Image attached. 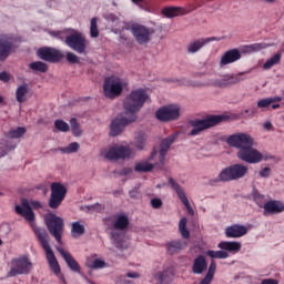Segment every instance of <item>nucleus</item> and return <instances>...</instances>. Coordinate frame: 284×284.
<instances>
[{
  "mask_svg": "<svg viewBox=\"0 0 284 284\" xmlns=\"http://www.w3.org/2000/svg\"><path fill=\"white\" fill-rule=\"evenodd\" d=\"M28 84H21L16 91V99L18 103H26L28 101Z\"/></svg>",
  "mask_w": 284,
  "mask_h": 284,
  "instance_id": "nucleus-32",
  "label": "nucleus"
},
{
  "mask_svg": "<svg viewBox=\"0 0 284 284\" xmlns=\"http://www.w3.org/2000/svg\"><path fill=\"white\" fill-rule=\"evenodd\" d=\"M151 205L154 210H161L163 207V201L159 197L152 199Z\"/></svg>",
  "mask_w": 284,
  "mask_h": 284,
  "instance_id": "nucleus-51",
  "label": "nucleus"
},
{
  "mask_svg": "<svg viewBox=\"0 0 284 284\" xmlns=\"http://www.w3.org/2000/svg\"><path fill=\"white\" fill-rule=\"evenodd\" d=\"M44 221L51 236H53L57 243L61 245L62 243L61 239L63 236V225H64L63 219H61L60 216H57V214L54 213H51L44 217Z\"/></svg>",
  "mask_w": 284,
  "mask_h": 284,
  "instance_id": "nucleus-8",
  "label": "nucleus"
},
{
  "mask_svg": "<svg viewBox=\"0 0 284 284\" xmlns=\"http://www.w3.org/2000/svg\"><path fill=\"white\" fill-rule=\"evenodd\" d=\"M179 230L183 239H190V231L187 230V217H182L180 220Z\"/></svg>",
  "mask_w": 284,
  "mask_h": 284,
  "instance_id": "nucleus-38",
  "label": "nucleus"
},
{
  "mask_svg": "<svg viewBox=\"0 0 284 284\" xmlns=\"http://www.w3.org/2000/svg\"><path fill=\"white\" fill-rule=\"evenodd\" d=\"M155 116L158 121H162V123L179 121V119H181V106L179 104L162 106L155 112Z\"/></svg>",
  "mask_w": 284,
  "mask_h": 284,
  "instance_id": "nucleus-12",
  "label": "nucleus"
},
{
  "mask_svg": "<svg viewBox=\"0 0 284 284\" xmlns=\"http://www.w3.org/2000/svg\"><path fill=\"white\" fill-rule=\"evenodd\" d=\"M154 170V164L150 162H141L135 165V172H152Z\"/></svg>",
  "mask_w": 284,
  "mask_h": 284,
  "instance_id": "nucleus-43",
  "label": "nucleus"
},
{
  "mask_svg": "<svg viewBox=\"0 0 284 284\" xmlns=\"http://www.w3.org/2000/svg\"><path fill=\"white\" fill-rule=\"evenodd\" d=\"M129 196L131 199H141V191H139V186L138 187H134L133 190H131L129 192Z\"/></svg>",
  "mask_w": 284,
  "mask_h": 284,
  "instance_id": "nucleus-53",
  "label": "nucleus"
},
{
  "mask_svg": "<svg viewBox=\"0 0 284 284\" xmlns=\"http://www.w3.org/2000/svg\"><path fill=\"white\" fill-rule=\"evenodd\" d=\"M227 145L230 148H235L237 151V159L240 161H244V163H247V160L250 159L251 154L254 152V146L256 145V141L250 133H234L230 135L226 139Z\"/></svg>",
  "mask_w": 284,
  "mask_h": 284,
  "instance_id": "nucleus-3",
  "label": "nucleus"
},
{
  "mask_svg": "<svg viewBox=\"0 0 284 284\" xmlns=\"http://www.w3.org/2000/svg\"><path fill=\"white\" fill-rule=\"evenodd\" d=\"M17 148L16 144H12V142H6L4 150H3V155L8 154V152H12Z\"/></svg>",
  "mask_w": 284,
  "mask_h": 284,
  "instance_id": "nucleus-54",
  "label": "nucleus"
},
{
  "mask_svg": "<svg viewBox=\"0 0 284 284\" xmlns=\"http://www.w3.org/2000/svg\"><path fill=\"white\" fill-rule=\"evenodd\" d=\"M87 267L89 270H103L104 267H108V264L105 261L94 257L92 255L91 257L87 258Z\"/></svg>",
  "mask_w": 284,
  "mask_h": 284,
  "instance_id": "nucleus-29",
  "label": "nucleus"
},
{
  "mask_svg": "<svg viewBox=\"0 0 284 284\" xmlns=\"http://www.w3.org/2000/svg\"><path fill=\"white\" fill-rule=\"evenodd\" d=\"M172 276H174L172 271L165 270V271L156 273L155 278H156V281H159L160 284H165V283H170V281H172Z\"/></svg>",
  "mask_w": 284,
  "mask_h": 284,
  "instance_id": "nucleus-33",
  "label": "nucleus"
},
{
  "mask_svg": "<svg viewBox=\"0 0 284 284\" xmlns=\"http://www.w3.org/2000/svg\"><path fill=\"white\" fill-rule=\"evenodd\" d=\"M30 70H33V72H47L48 71V64L45 62L36 61L31 62L29 64Z\"/></svg>",
  "mask_w": 284,
  "mask_h": 284,
  "instance_id": "nucleus-39",
  "label": "nucleus"
},
{
  "mask_svg": "<svg viewBox=\"0 0 284 284\" xmlns=\"http://www.w3.org/2000/svg\"><path fill=\"white\" fill-rule=\"evenodd\" d=\"M150 101V95L145 89H135L131 91L129 95L125 97L123 102V108L126 114H130L129 118H115L111 122L110 135L119 136L121 132L125 129V125L134 123L136 121V113L141 112L145 103Z\"/></svg>",
  "mask_w": 284,
  "mask_h": 284,
  "instance_id": "nucleus-1",
  "label": "nucleus"
},
{
  "mask_svg": "<svg viewBox=\"0 0 284 284\" xmlns=\"http://www.w3.org/2000/svg\"><path fill=\"white\" fill-rule=\"evenodd\" d=\"M250 168L245 164L236 163L224 168L215 179L209 180V185L216 186L219 183H231V181H241L245 179Z\"/></svg>",
  "mask_w": 284,
  "mask_h": 284,
  "instance_id": "nucleus-4",
  "label": "nucleus"
},
{
  "mask_svg": "<svg viewBox=\"0 0 284 284\" xmlns=\"http://www.w3.org/2000/svg\"><path fill=\"white\" fill-rule=\"evenodd\" d=\"M0 81L8 83V81H10V74H8L6 71L0 72Z\"/></svg>",
  "mask_w": 284,
  "mask_h": 284,
  "instance_id": "nucleus-57",
  "label": "nucleus"
},
{
  "mask_svg": "<svg viewBox=\"0 0 284 284\" xmlns=\"http://www.w3.org/2000/svg\"><path fill=\"white\" fill-rule=\"evenodd\" d=\"M212 41H221V38L211 37L192 40L186 45V52L187 54H196V52H201L204 45H207V43H212Z\"/></svg>",
  "mask_w": 284,
  "mask_h": 284,
  "instance_id": "nucleus-17",
  "label": "nucleus"
},
{
  "mask_svg": "<svg viewBox=\"0 0 284 284\" xmlns=\"http://www.w3.org/2000/svg\"><path fill=\"white\" fill-rule=\"evenodd\" d=\"M113 230H128L130 227V217L126 214H119L115 216V221L112 223Z\"/></svg>",
  "mask_w": 284,
  "mask_h": 284,
  "instance_id": "nucleus-27",
  "label": "nucleus"
},
{
  "mask_svg": "<svg viewBox=\"0 0 284 284\" xmlns=\"http://www.w3.org/2000/svg\"><path fill=\"white\" fill-rule=\"evenodd\" d=\"M220 250H224L225 252H232L233 254H239L241 252L242 244L241 242H220L217 244Z\"/></svg>",
  "mask_w": 284,
  "mask_h": 284,
  "instance_id": "nucleus-28",
  "label": "nucleus"
},
{
  "mask_svg": "<svg viewBox=\"0 0 284 284\" xmlns=\"http://www.w3.org/2000/svg\"><path fill=\"white\" fill-rule=\"evenodd\" d=\"M70 125H71L73 136H81L82 134L81 125L79 124V121L75 118H72L70 120Z\"/></svg>",
  "mask_w": 284,
  "mask_h": 284,
  "instance_id": "nucleus-44",
  "label": "nucleus"
},
{
  "mask_svg": "<svg viewBox=\"0 0 284 284\" xmlns=\"http://www.w3.org/2000/svg\"><path fill=\"white\" fill-rule=\"evenodd\" d=\"M241 59V51L239 49H231L226 51L220 60V67L230 65V63H236Z\"/></svg>",
  "mask_w": 284,
  "mask_h": 284,
  "instance_id": "nucleus-22",
  "label": "nucleus"
},
{
  "mask_svg": "<svg viewBox=\"0 0 284 284\" xmlns=\"http://www.w3.org/2000/svg\"><path fill=\"white\" fill-rule=\"evenodd\" d=\"M67 61L72 64L81 63V59L79 58V55L70 51L67 52Z\"/></svg>",
  "mask_w": 284,
  "mask_h": 284,
  "instance_id": "nucleus-47",
  "label": "nucleus"
},
{
  "mask_svg": "<svg viewBox=\"0 0 284 284\" xmlns=\"http://www.w3.org/2000/svg\"><path fill=\"white\" fill-rule=\"evenodd\" d=\"M154 29L143 24H132L131 33L139 45H148L154 36Z\"/></svg>",
  "mask_w": 284,
  "mask_h": 284,
  "instance_id": "nucleus-11",
  "label": "nucleus"
},
{
  "mask_svg": "<svg viewBox=\"0 0 284 284\" xmlns=\"http://www.w3.org/2000/svg\"><path fill=\"white\" fill-rule=\"evenodd\" d=\"M206 256H210V258H230V253H227L226 251L209 250L206 252Z\"/></svg>",
  "mask_w": 284,
  "mask_h": 284,
  "instance_id": "nucleus-40",
  "label": "nucleus"
},
{
  "mask_svg": "<svg viewBox=\"0 0 284 284\" xmlns=\"http://www.w3.org/2000/svg\"><path fill=\"white\" fill-rule=\"evenodd\" d=\"M103 92L106 99H116V97H121V93L123 92V81L114 75L105 78Z\"/></svg>",
  "mask_w": 284,
  "mask_h": 284,
  "instance_id": "nucleus-10",
  "label": "nucleus"
},
{
  "mask_svg": "<svg viewBox=\"0 0 284 284\" xmlns=\"http://www.w3.org/2000/svg\"><path fill=\"white\" fill-rule=\"evenodd\" d=\"M247 234V229L245 225L233 224L225 229L226 239H241V236H245Z\"/></svg>",
  "mask_w": 284,
  "mask_h": 284,
  "instance_id": "nucleus-21",
  "label": "nucleus"
},
{
  "mask_svg": "<svg viewBox=\"0 0 284 284\" xmlns=\"http://www.w3.org/2000/svg\"><path fill=\"white\" fill-rule=\"evenodd\" d=\"M90 34L93 39L99 37V27L97 24V18L91 19Z\"/></svg>",
  "mask_w": 284,
  "mask_h": 284,
  "instance_id": "nucleus-46",
  "label": "nucleus"
},
{
  "mask_svg": "<svg viewBox=\"0 0 284 284\" xmlns=\"http://www.w3.org/2000/svg\"><path fill=\"white\" fill-rule=\"evenodd\" d=\"M71 32H72V29H67L64 31H57V32H53V37H55L57 39H60V41L65 42V36Z\"/></svg>",
  "mask_w": 284,
  "mask_h": 284,
  "instance_id": "nucleus-49",
  "label": "nucleus"
},
{
  "mask_svg": "<svg viewBox=\"0 0 284 284\" xmlns=\"http://www.w3.org/2000/svg\"><path fill=\"white\" fill-rule=\"evenodd\" d=\"M64 43L78 54H88V39L78 30L71 29V33L65 34Z\"/></svg>",
  "mask_w": 284,
  "mask_h": 284,
  "instance_id": "nucleus-7",
  "label": "nucleus"
},
{
  "mask_svg": "<svg viewBox=\"0 0 284 284\" xmlns=\"http://www.w3.org/2000/svg\"><path fill=\"white\" fill-rule=\"evenodd\" d=\"M169 254H176V252H180V250H183L185 247V243L181 241H172L166 244Z\"/></svg>",
  "mask_w": 284,
  "mask_h": 284,
  "instance_id": "nucleus-34",
  "label": "nucleus"
},
{
  "mask_svg": "<svg viewBox=\"0 0 284 284\" xmlns=\"http://www.w3.org/2000/svg\"><path fill=\"white\" fill-rule=\"evenodd\" d=\"M101 156L108 159V161H119L120 159H130L132 156V150L128 146L115 145L101 151Z\"/></svg>",
  "mask_w": 284,
  "mask_h": 284,
  "instance_id": "nucleus-13",
  "label": "nucleus"
},
{
  "mask_svg": "<svg viewBox=\"0 0 284 284\" xmlns=\"http://www.w3.org/2000/svg\"><path fill=\"white\" fill-rule=\"evenodd\" d=\"M90 210H93L94 212H100V210H103V206L99 203L93 204L90 206Z\"/></svg>",
  "mask_w": 284,
  "mask_h": 284,
  "instance_id": "nucleus-61",
  "label": "nucleus"
},
{
  "mask_svg": "<svg viewBox=\"0 0 284 284\" xmlns=\"http://www.w3.org/2000/svg\"><path fill=\"white\" fill-rule=\"evenodd\" d=\"M190 11L183 7H165L162 9V14L166 17V19H174V17H183L187 14Z\"/></svg>",
  "mask_w": 284,
  "mask_h": 284,
  "instance_id": "nucleus-24",
  "label": "nucleus"
},
{
  "mask_svg": "<svg viewBox=\"0 0 284 284\" xmlns=\"http://www.w3.org/2000/svg\"><path fill=\"white\" fill-rule=\"evenodd\" d=\"M111 241H113V243H116L119 245V243H121V233H119L116 231H112L111 232Z\"/></svg>",
  "mask_w": 284,
  "mask_h": 284,
  "instance_id": "nucleus-52",
  "label": "nucleus"
},
{
  "mask_svg": "<svg viewBox=\"0 0 284 284\" xmlns=\"http://www.w3.org/2000/svg\"><path fill=\"white\" fill-rule=\"evenodd\" d=\"M54 128H57L59 132H70V124L63 120H55Z\"/></svg>",
  "mask_w": 284,
  "mask_h": 284,
  "instance_id": "nucleus-45",
  "label": "nucleus"
},
{
  "mask_svg": "<svg viewBox=\"0 0 284 284\" xmlns=\"http://www.w3.org/2000/svg\"><path fill=\"white\" fill-rule=\"evenodd\" d=\"M81 145L78 142H72L65 148H61L60 151L63 152V154H74L79 152V149Z\"/></svg>",
  "mask_w": 284,
  "mask_h": 284,
  "instance_id": "nucleus-41",
  "label": "nucleus"
},
{
  "mask_svg": "<svg viewBox=\"0 0 284 284\" xmlns=\"http://www.w3.org/2000/svg\"><path fill=\"white\" fill-rule=\"evenodd\" d=\"M277 63H281V53H276L271 59L266 60V62L263 64V69L271 70V68H274V65H277Z\"/></svg>",
  "mask_w": 284,
  "mask_h": 284,
  "instance_id": "nucleus-36",
  "label": "nucleus"
},
{
  "mask_svg": "<svg viewBox=\"0 0 284 284\" xmlns=\"http://www.w3.org/2000/svg\"><path fill=\"white\" fill-rule=\"evenodd\" d=\"M68 194V189L65 185L60 182L51 183V195L49 199V207L51 210H59L61 207V203L65 201V196Z\"/></svg>",
  "mask_w": 284,
  "mask_h": 284,
  "instance_id": "nucleus-9",
  "label": "nucleus"
},
{
  "mask_svg": "<svg viewBox=\"0 0 284 284\" xmlns=\"http://www.w3.org/2000/svg\"><path fill=\"white\" fill-rule=\"evenodd\" d=\"M258 176L261 179H270L272 176V169L266 166V168H262L260 171H258Z\"/></svg>",
  "mask_w": 284,
  "mask_h": 284,
  "instance_id": "nucleus-48",
  "label": "nucleus"
},
{
  "mask_svg": "<svg viewBox=\"0 0 284 284\" xmlns=\"http://www.w3.org/2000/svg\"><path fill=\"white\" fill-rule=\"evenodd\" d=\"M128 278H139L141 275L136 272L126 273Z\"/></svg>",
  "mask_w": 284,
  "mask_h": 284,
  "instance_id": "nucleus-62",
  "label": "nucleus"
},
{
  "mask_svg": "<svg viewBox=\"0 0 284 284\" xmlns=\"http://www.w3.org/2000/svg\"><path fill=\"white\" fill-rule=\"evenodd\" d=\"M243 116H245V114L247 116H254V114H256V108H251V109H246L242 112Z\"/></svg>",
  "mask_w": 284,
  "mask_h": 284,
  "instance_id": "nucleus-56",
  "label": "nucleus"
},
{
  "mask_svg": "<svg viewBox=\"0 0 284 284\" xmlns=\"http://www.w3.org/2000/svg\"><path fill=\"white\" fill-rule=\"evenodd\" d=\"M135 148L138 150H143L145 148V139L144 138H138L135 142Z\"/></svg>",
  "mask_w": 284,
  "mask_h": 284,
  "instance_id": "nucleus-55",
  "label": "nucleus"
},
{
  "mask_svg": "<svg viewBox=\"0 0 284 284\" xmlns=\"http://www.w3.org/2000/svg\"><path fill=\"white\" fill-rule=\"evenodd\" d=\"M270 105L272 110H278V108H281V104H272V100L270 98L262 99L257 102V108L261 110L270 108Z\"/></svg>",
  "mask_w": 284,
  "mask_h": 284,
  "instance_id": "nucleus-37",
  "label": "nucleus"
},
{
  "mask_svg": "<svg viewBox=\"0 0 284 284\" xmlns=\"http://www.w3.org/2000/svg\"><path fill=\"white\" fill-rule=\"evenodd\" d=\"M38 57L42 59V61H48L49 63H59L65 55L57 49L41 48L38 50Z\"/></svg>",
  "mask_w": 284,
  "mask_h": 284,
  "instance_id": "nucleus-16",
  "label": "nucleus"
},
{
  "mask_svg": "<svg viewBox=\"0 0 284 284\" xmlns=\"http://www.w3.org/2000/svg\"><path fill=\"white\" fill-rule=\"evenodd\" d=\"M266 48H268V45L265 42L253 43L245 47L246 52H261V50H265Z\"/></svg>",
  "mask_w": 284,
  "mask_h": 284,
  "instance_id": "nucleus-42",
  "label": "nucleus"
},
{
  "mask_svg": "<svg viewBox=\"0 0 284 284\" xmlns=\"http://www.w3.org/2000/svg\"><path fill=\"white\" fill-rule=\"evenodd\" d=\"M261 284H278L277 280L274 278H264Z\"/></svg>",
  "mask_w": 284,
  "mask_h": 284,
  "instance_id": "nucleus-59",
  "label": "nucleus"
},
{
  "mask_svg": "<svg viewBox=\"0 0 284 284\" xmlns=\"http://www.w3.org/2000/svg\"><path fill=\"white\" fill-rule=\"evenodd\" d=\"M253 200L258 205V207H263L265 210V205H267V200L265 199V195L258 193L257 190L253 191Z\"/></svg>",
  "mask_w": 284,
  "mask_h": 284,
  "instance_id": "nucleus-35",
  "label": "nucleus"
},
{
  "mask_svg": "<svg viewBox=\"0 0 284 284\" xmlns=\"http://www.w3.org/2000/svg\"><path fill=\"white\" fill-rule=\"evenodd\" d=\"M16 212L26 219L28 223H30L32 232H34L39 243L41 244L42 248L45 251L47 254V261L54 274H61V266H59V261H57V256L54 255V252L50 247V244L48 243V239L50 236L48 235V231L45 229H41L37 226V223H34V211H32V206H30V202L28 200L23 199L21 201V205H16Z\"/></svg>",
  "mask_w": 284,
  "mask_h": 284,
  "instance_id": "nucleus-2",
  "label": "nucleus"
},
{
  "mask_svg": "<svg viewBox=\"0 0 284 284\" xmlns=\"http://www.w3.org/2000/svg\"><path fill=\"white\" fill-rule=\"evenodd\" d=\"M206 270H207V260H205V256L199 255L197 257H195L192 265L193 274H203Z\"/></svg>",
  "mask_w": 284,
  "mask_h": 284,
  "instance_id": "nucleus-26",
  "label": "nucleus"
},
{
  "mask_svg": "<svg viewBox=\"0 0 284 284\" xmlns=\"http://www.w3.org/2000/svg\"><path fill=\"white\" fill-rule=\"evenodd\" d=\"M176 136L178 134H171L166 139L162 140L160 144V156H159V161L161 165H165V155L168 154V152H170V148H172V143L176 141Z\"/></svg>",
  "mask_w": 284,
  "mask_h": 284,
  "instance_id": "nucleus-19",
  "label": "nucleus"
},
{
  "mask_svg": "<svg viewBox=\"0 0 284 284\" xmlns=\"http://www.w3.org/2000/svg\"><path fill=\"white\" fill-rule=\"evenodd\" d=\"M85 234V225L81 224V221L71 223V236L73 239H79Z\"/></svg>",
  "mask_w": 284,
  "mask_h": 284,
  "instance_id": "nucleus-31",
  "label": "nucleus"
},
{
  "mask_svg": "<svg viewBox=\"0 0 284 284\" xmlns=\"http://www.w3.org/2000/svg\"><path fill=\"white\" fill-rule=\"evenodd\" d=\"M214 274H216V262L213 260V261H211L206 276L214 278Z\"/></svg>",
  "mask_w": 284,
  "mask_h": 284,
  "instance_id": "nucleus-50",
  "label": "nucleus"
},
{
  "mask_svg": "<svg viewBox=\"0 0 284 284\" xmlns=\"http://www.w3.org/2000/svg\"><path fill=\"white\" fill-rule=\"evenodd\" d=\"M28 132L26 126H18L16 129H10L8 132L4 133L7 139H22V136Z\"/></svg>",
  "mask_w": 284,
  "mask_h": 284,
  "instance_id": "nucleus-30",
  "label": "nucleus"
},
{
  "mask_svg": "<svg viewBox=\"0 0 284 284\" xmlns=\"http://www.w3.org/2000/svg\"><path fill=\"white\" fill-rule=\"evenodd\" d=\"M275 156L270 153H261L258 150H253L250 158L247 159L246 163L256 164L261 163V161H272Z\"/></svg>",
  "mask_w": 284,
  "mask_h": 284,
  "instance_id": "nucleus-25",
  "label": "nucleus"
},
{
  "mask_svg": "<svg viewBox=\"0 0 284 284\" xmlns=\"http://www.w3.org/2000/svg\"><path fill=\"white\" fill-rule=\"evenodd\" d=\"M120 176H128V174H132V169L131 168H124L119 171Z\"/></svg>",
  "mask_w": 284,
  "mask_h": 284,
  "instance_id": "nucleus-58",
  "label": "nucleus"
},
{
  "mask_svg": "<svg viewBox=\"0 0 284 284\" xmlns=\"http://www.w3.org/2000/svg\"><path fill=\"white\" fill-rule=\"evenodd\" d=\"M14 50V43L8 36H0V61L3 62Z\"/></svg>",
  "mask_w": 284,
  "mask_h": 284,
  "instance_id": "nucleus-18",
  "label": "nucleus"
},
{
  "mask_svg": "<svg viewBox=\"0 0 284 284\" xmlns=\"http://www.w3.org/2000/svg\"><path fill=\"white\" fill-rule=\"evenodd\" d=\"M225 119V115H210L201 120H191L189 123L193 129L190 132V136H199L201 132H205V130L223 123Z\"/></svg>",
  "mask_w": 284,
  "mask_h": 284,
  "instance_id": "nucleus-5",
  "label": "nucleus"
},
{
  "mask_svg": "<svg viewBox=\"0 0 284 284\" xmlns=\"http://www.w3.org/2000/svg\"><path fill=\"white\" fill-rule=\"evenodd\" d=\"M214 277H210V275H205L204 278L200 282V284H211Z\"/></svg>",
  "mask_w": 284,
  "mask_h": 284,
  "instance_id": "nucleus-60",
  "label": "nucleus"
},
{
  "mask_svg": "<svg viewBox=\"0 0 284 284\" xmlns=\"http://www.w3.org/2000/svg\"><path fill=\"white\" fill-rule=\"evenodd\" d=\"M30 270H32V262L28 260V257L22 256L13 258L11 261V268L7 276H20L22 274H30Z\"/></svg>",
  "mask_w": 284,
  "mask_h": 284,
  "instance_id": "nucleus-14",
  "label": "nucleus"
},
{
  "mask_svg": "<svg viewBox=\"0 0 284 284\" xmlns=\"http://www.w3.org/2000/svg\"><path fill=\"white\" fill-rule=\"evenodd\" d=\"M284 212V203L278 200H270L264 205V216L268 214H281Z\"/></svg>",
  "mask_w": 284,
  "mask_h": 284,
  "instance_id": "nucleus-23",
  "label": "nucleus"
},
{
  "mask_svg": "<svg viewBox=\"0 0 284 284\" xmlns=\"http://www.w3.org/2000/svg\"><path fill=\"white\" fill-rule=\"evenodd\" d=\"M272 100V105H274V103H281V101H283L282 97H275V98H268Z\"/></svg>",
  "mask_w": 284,
  "mask_h": 284,
  "instance_id": "nucleus-63",
  "label": "nucleus"
},
{
  "mask_svg": "<svg viewBox=\"0 0 284 284\" xmlns=\"http://www.w3.org/2000/svg\"><path fill=\"white\" fill-rule=\"evenodd\" d=\"M241 81H245L243 73L225 75L222 79H212L209 80L207 83L190 81L189 85H191V88H204V85H213L214 88H230V85H236V83H241Z\"/></svg>",
  "mask_w": 284,
  "mask_h": 284,
  "instance_id": "nucleus-6",
  "label": "nucleus"
},
{
  "mask_svg": "<svg viewBox=\"0 0 284 284\" xmlns=\"http://www.w3.org/2000/svg\"><path fill=\"white\" fill-rule=\"evenodd\" d=\"M57 251L59 252V254H61L62 258L65 261L68 267H70L72 272H77L78 274H81V266L79 265V262L74 260L72 254H70L69 252H65V250H63V247L61 246H58Z\"/></svg>",
  "mask_w": 284,
  "mask_h": 284,
  "instance_id": "nucleus-20",
  "label": "nucleus"
},
{
  "mask_svg": "<svg viewBox=\"0 0 284 284\" xmlns=\"http://www.w3.org/2000/svg\"><path fill=\"white\" fill-rule=\"evenodd\" d=\"M168 183L170 187H172L174 192L178 194V197L186 209L187 214H190V216H194V209H192V205L190 204V200H187V195L185 194V191L183 190V187L180 186V184L173 178H170Z\"/></svg>",
  "mask_w": 284,
  "mask_h": 284,
  "instance_id": "nucleus-15",
  "label": "nucleus"
},
{
  "mask_svg": "<svg viewBox=\"0 0 284 284\" xmlns=\"http://www.w3.org/2000/svg\"><path fill=\"white\" fill-rule=\"evenodd\" d=\"M273 125H272V122L267 121L264 123V129L265 130H272Z\"/></svg>",
  "mask_w": 284,
  "mask_h": 284,
  "instance_id": "nucleus-64",
  "label": "nucleus"
}]
</instances>
